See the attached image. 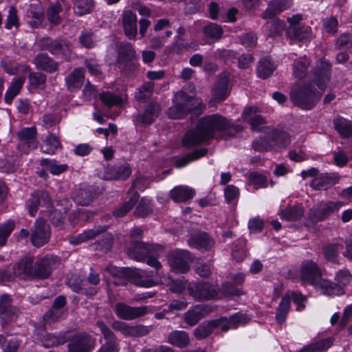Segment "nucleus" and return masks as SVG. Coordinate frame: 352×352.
<instances>
[{"mask_svg":"<svg viewBox=\"0 0 352 352\" xmlns=\"http://www.w3.org/2000/svg\"><path fill=\"white\" fill-rule=\"evenodd\" d=\"M84 77V70L81 68L75 69L67 78L66 83L70 91L78 89L82 84Z\"/></svg>","mask_w":352,"mask_h":352,"instance_id":"nucleus-41","label":"nucleus"},{"mask_svg":"<svg viewBox=\"0 0 352 352\" xmlns=\"http://www.w3.org/2000/svg\"><path fill=\"white\" fill-rule=\"evenodd\" d=\"M276 69L274 63L268 56L262 58L257 65L256 72L259 78L266 79L269 78Z\"/></svg>","mask_w":352,"mask_h":352,"instance_id":"nucleus-39","label":"nucleus"},{"mask_svg":"<svg viewBox=\"0 0 352 352\" xmlns=\"http://www.w3.org/2000/svg\"><path fill=\"white\" fill-rule=\"evenodd\" d=\"M51 236L50 226L43 219H38L31 229L30 239L34 246L39 248L47 243Z\"/></svg>","mask_w":352,"mask_h":352,"instance_id":"nucleus-13","label":"nucleus"},{"mask_svg":"<svg viewBox=\"0 0 352 352\" xmlns=\"http://www.w3.org/2000/svg\"><path fill=\"white\" fill-rule=\"evenodd\" d=\"M208 152V149L207 148L195 149L191 153H188L187 155L177 159L175 161V166L177 168H182L186 166L189 163L206 155Z\"/></svg>","mask_w":352,"mask_h":352,"instance_id":"nucleus-36","label":"nucleus"},{"mask_svg":"<svg viewBox=\"0 0 352 352\" xmlns=\"http://www.w3.org/2000/svg\"><path fill=\"white\" fill-rule=\"evenodd\" d=\"M61 10L62 8L59 3L49 7L47 11V16L51 23L58 25L60 23L59 13Z\"/></svg>","mask_w":352,"mask_h":352,"instance_id":"nucleus-63","label":"nucleus"},{"mask_svg":"<svg viewBox=\"0 0 352 352\" xmlns=\"http://www.w3.org/2000/svg\"><path fill=\"white\" fill-rule=\"evenodd\" d=\"M94 6V0H74V13L78 16H83L89 14L93 11Z\"/></svg>","mask_w":352,"mask_h":352,"instance_id":"nucleus-44","label":"nucleus"},{"mask_svg":"<svg viewBox=\"0 0 352 352\" xmlns=\"http://www.w3.org/2000/svg\"><path fill=\"white\" fill-rule=\"evenodd\" d=\"M131 174V168L129 164L124 163L111 170V179L124 180L129 178Z\"/></svg>","mask_w":352,"mask_h":352,"instance_id":"nucleus-53","label":"nucleus"},{"mask_svg":"<svg viewBox=\"0 0 352 352\" xmlns=\"http://www.w3.org/2000/svg\"><path fill=\"white\" fill-rule=\"evenodd\" d=\"M331 65L329 61L320 60L311 70L312 82L295 83L290 91V100L296 107L303 110H311L320 101L322 91L331 78Z\"/></svg>","mask_w":352,"mask_h":352,"instance_id":"nucleus-2","label":"nucleus"},{"mask_svg":"<svg viewBox=\"0 0 352 352\" xmlns=\"http://www.w3.org/2000/svg\"><path fill=\"white\" fill-rule=\"evenodd\" d=\"M95 197L94 189L90 186L81 185L73 193L74 201L81 206H87L91 204Z\"/></svg>","mask_w":352,"mask_h":352,"instance_id":"nucleus-28","label":"nucleus"},{"mask_svg":"<svg viewBox=\"0 0 352 352\" xmlns=\"http://www.w3.org/2000/svg\"><path fill=\"white\" fill-rule=\"evenodd\" d=\"M68 340L69 352H91L95 344L92 336L85 332L76 334Z\"/></svg>","mask_w":352,"mask_h":352,"instance_id":"nucleus-16","label":"nucleus"},{"mask_svg":"<svg viewBox=\"0 0 352 352\" xmlns=\"http://www.w3.org/2000/svg\"><path fill=\"white\" fill-rule=\"evenodd\" d=\"M111 326L115 330L131 337L144 336L150 332L148 327L142 324L130 326L121 321H115Z\"/></svg>","mask_w":352,"mask_h":352,"instance_id":"nucleus-20","label":"nucleus"},{"mask_svg":"<svg viewBox=\"0 0 352 352\" xmlns=\"http://www.w3.org/2000/svg\"><path fill=\"white\" fill-rule=\"evenodd\" d=\"M150 183H151V181L148 177H146L144 175H142L140 174H138L136 176L134 181L133 182V184H132L131 186L130 187L128 192H131L133 190V189H135V188H138L140 190L143 191L145 189H146L147 188H148Z\"/></svg>","mask_w":352,"mask_h":352,"instance_id":"nucleus-62","label":"nucleus"},{"mask_svg":"<svg viewBox=\"0 0 352 352\" xmlns=\"http://www.w3.org/2000/svg\"><path fill=\"white\" fill-rule=\"evenodd\" d=\"M34 63L38 69L48 73H54L58 68V63L46 53L38 54L34 58Z\"/></svg>","mask_w":352,"mask_h":352,"instance_id":"nucleus-30","label":"nucleus"},{"mask_svg":"<svg viewBox=\"0 0 352 352\" xmlns=\"http://www.w3.org/2000/svg\"><path fill=\"white\" fill-rule=\"evenodd\" d=\"M162 245L156 243H144L140 240L130 241L127 249V255L137 261H144L147 256L164 252Z\"/></svg>","mask_w":352,"mask_h":352,"instance_id":"nucleus-9","label":"nucleus"},{"mask_svg":"<svg viewBox=\"0 0 352 352\" xmlns=\"http://www.w3.org/2000/svg\"><path fill=\"white\" fill-rule=\"evenodd\" d=\"M38 46L41 50L48 51L55 57L66 60L70 58L72 54L70 43L64 38L43 37L38 41Z\"/></svg>","mask_w":352,"mask_h":352,"instance_id":"nucleus-7","label":"nucleus"},{"mask_svg":"<svg viewBox=\"0 0 352 352\" xmlns=\"http://www.w3.org/2000/svg\"><path fill=\"white\" fill-rule=\"evenodd\" d=\"M36 130L34 127H27L18 132L17 136L20 140V146H26L29 149L37 147L36 140Z\"/></svg>","mask_w":352,"mask_h":352,"instance_id":"nucleus-31","label":"nucleus"},{"mask_svg":"<svg viewBox=\"0 0 352 352\" xmlns=\"http://www.w3.org/2000/svg\"><path fill=\"white\" fill-rule=\"evenodd\" d=\"M19 312V309L12 305L10 296L3 294L0 296V319L3 327L14 322L18 318Z\"/></svg>","mask_w":352,"mask_h":352,"instance_id":"nucleus-14","label":"nucleus"},{"mask_svg":"<svg viewBox=\"0 0 352 352\" xmlns=\"http://www.w3.org/2000/svg\"><path fill=\"white\" fill-rule=\"evenodd\" d=\"M342 245L339 243H329L322 247V252L324 258L334 263H338L339 250Z\"/></svg>","mask_w":352,"mask_h":352,"instance_id":"nucleus-47","label":"nucleus"},{"mask_svg":"<svg viewBox=\"0 0 352 352\" xmlns=\"http://www.w3.org/2000/svg\"><path fill=\"white\" fill-rule=\"evenodd\" d=\"M341 206L342 204L340 202H320L310 209L308 217L313 223L324 221L333 213L338 211Z\"/></svg>","mask_w":352,"mask_h":352,"instance_id":"nucleus-12","label":"nucleus"},{"mask_svg":"<svg viewBox=\"0 0 352 352\" xmlns=\"http://www.w3.org/2000/svg\"><path fill=\"white\" fill-rule=\"evenodd\" d=\"M311 61L307 56L300 57L294 61L293 74L301 80L306 77Z\"/></svg>","mask_w":352,"mask_h":352,"instance_id":"nucleus-40","label":"nucleus"},{"mask_svg":"<svg viewBox=\"0 0 352 352\" xmlns=\"http://www.w3.org/2000/svg\"><path fill=\"white\" fill-rule=\"evenodd\" d=\"M161 111L160 106L156 102H151L142 114L139 115L138 121L144 124H151L159 116Z\"/></svg>","mask_w":352,"mask_h":352,"instance_id":"nucleus-38","label":"nucleus"},{"mask_svg":"<svg viewBox=\"0 0 352 352\" xmlns=\"http://www.w3.org/2000/svg\"><path fill=\"white\" fill-rule=\"evenodd\" d=\"M290 309V298L284 296L278 305L276 313V320L279 324L285 322L287 316Z\"/></svg>","mask_w":352,"mask_h":352,"instance_id":"nucleus-48","label":"nucleus"},{"mask_svg":"<svg viewBox=\"0 0 352 352\" xmlns=\"http://www.w3.org/2000/svg\"><path fill=\"white\" fill-rule=\"evenodd\" d=\"M166 258L171 272L185 274L190 270L194 256L188 250L177 249L168 252Z\"/></svg>","mask_w":352,"mask_h":352,"instance_id":"nucleus-8","label":"nucleus"},{"mask_svg":"<svg viewBox=\"0 0 352 352\" xmlns=\"http://www.w3.org/2000/svg\"><path fill=\"white\" fill-rule=\"evenodd\" d=\"M188 244L201 250H209L214 245V241L205 232H198L190 236Z\"/></svg>","mask_w":352,"mask_h":352,"instance_id":"nucleus-23","label":"nucleus"},{"mask_svg":"<svg viewBox=\"0 0 352 352\" xmlns=\"http://www.w3.org/2000/svg\"><path fill=\"white\" fill-rule=\"evenodd\" d=\"M15 224L12 220H8L0 225V247L6 245L7 239L13 231Z\"/></svg>","mask_w":352,"mask_h":352,"instance_id":"nucleus-58","label":"nucleus"},{"mask_svg":"<svg viewBox=\"0 0 352 352\" xmlns=\"http://www.w3.org/2000/svg\"><path fill=\"white\" fill-rule=\"evenodd\" d=\"M214 324L212 320L204 322L194 330L193 335L197 340H202L208 337L214 331Z\"/></svg>","mask_w":352,"mask_h":352,"instance_id":"nucleus-51","label":"nucleus"},{"mask_svg":"<svg viewBox=\"0 0 352 352\" xmlns=\"http://www.w3.org/2000/svg\"><path fill=\"white\" fill-rule=\"evenodd\" d=\"M187 290L189 296L199 302L213 300L219 294V290L213 285L206 281L189 283Z\"/></svg>","mask_w":352,"mask_h":352,"instance_id":"nucleus-10","label":"nucleus"},{"mask_svg":"<svg viewBox=\"0 0 352 352\" xmlns=\"http://www.w3.org/2000/svg\"><path fill=\"white\" fill-rule=\"evenodd\" d=\"M60 146L58 139L53 134H50L41 146V150L46 153H54V151Z\"/></svg>","mask_w":352,"mask_h":352,"instance_id":"nucleus-60","label":"nucleus"},{"mask_svg":"<svg viewBox=\"0 0 352 352\" xmlns=\"http://www.w3.org/2000/svg\"><path fill=\"white\" fill-rule=\"evenodd\" d=\"M68 285L72 289V290L76 293H82L86 296H92L96 294V290L94 288L87 291L82 287V280L76 276V279H69L68 280Z\"/></svg>","mask_w":352,"mask_h":352,"instance_id":"nucleus-59","label":"nucleus"},{"mask_svg":"<svg viewBox=\"0 0 352 352\" xmlns=\"http://www.w3.org/2000/svg\"><path fill=\"white\" fill-rule=\"evenodd\" d=\"M300 280L304 284L314 286L322 277V272L318 264L311 260L302 261L300 269Z\"/></svg>","mask_w":352,"mask_h":352,"instance_id":"nucleus-15","label":"nucleus"},{"mask_svg":"<svg viewBox=\"0 0 352 352\" xmlns=\"http://www.w3.org/2000/svg\"><path fill=\"white\" fill-rule=\"evenodd\" d=\"M139 198V193L135 192L128 201L124 202L122 206L113 210V216L117 218L125 216L138 203Z\"/></svg>","mask_w":352,"mask_h":352,"instance_id":"nucleus-42","label":"nucleus"},{"mask_svg":"<svg viewBox=\"0 0 352 352\" xmlns=\"http://www.w3.org/2000/svg\"><path fill=\"white\" fill-rule=\"evenodd\" d=\"M173 104L166 111L168 117L171 119H182L190 113L198 116L206 108L201 99L189 96L182 90L175 94Z\"/></svg>","mask_w":352,"mask_h":352,"instance_id":"nucleus-3","label":"nucleus"},{"mask_svg":"<svg viewBox=\"0 0 352 352\" xmlns=\"http://www.w3.org/2000/svg\"><path fill=\"white\" fill-rule=\"evenodd\" d=\"M203 32L206 36L215 41L221 38L223 34L222 27L220 25L212 23L206 25L203 29Z\"/></svg>","mask_w":352,"mask_h":352,"instance_id":"nucleus-54","label":"nucleus"},{"mask_svg":"<svg viewBox=\"0 0 352 352\" xmlns=\"http://www.w3.org/2000/svg\"><path fill=\"white\" fill-rule=\"evenodd\" d=\"M69 340L67 333H46L41 339L43 346L50 348L65 344Z\"/></svg>","mask_w":352,"mask_h":352,"instance_id":"nucleus-37","label":"nucleus"},{"mask_svg":"<svg viewBox=\"0 0 352 352\" xmlns=\"http://www.w3.org/2000/svg\"><path fill=\"white\" fill-rule=\"evenodd\" d=\"M152 212L151 201L145 197H142L136 206L133 214L138 218H144L150 215Z\"/></svg>","mask_w":352,"mask_h":352,"instance_id":"nucleus-49","label":"nucleus"},{"mask_svg":"<svg viewBox=\"0 0 352 352\" xmlns=\"http://www.w3.org/2000/svg\"><path fill=\"white\" fill-rule=\"evenodd\" d=\"M340 176L335 173H327L315 177L310 183V186L318 190H326L337 184Z\"/></svg>","mask_w":352,"mask_h":352,"instance_id":"nucleus-22","label":"nucleus"},{"mask_svg":"<svg viewBox=\"0 0 352 352\" xmlns=\"http://www.w3.org/2000/svg\"><path fill=\"white\" fill-rule=\"evenodd\" d=\"M57 256L47 255L34 261V280H45L48 278L54 269L59 265Z\"/></svg>","mask_w":352,"mask_h":352,"instance_id":"nucleus-11","label":"nucleus"},{"mask_svg":"<svg viewBox=\"0 0 352 352\" xmlns=\"http://www.w3.org/2000/svg\"><path fill=\"white\" fill-rule=\"evenodd\" d=\"M41 164L46 166L47 169L52 175H58L64 173L68 168V166L67 164H60L56 161L49 159H43L41 161Z\"/></svg>","mask_w":352,"mask_h":352,"instance_id":"nucleus-52","label":"nucleus"},{"mask_svg":"<svg viewBox=\"0 0 352 352\" xmlns=\"http://www.w3.org/2000/svg\"><path fill=\"white\" fill-rule=\"evenodd\" d=\"M109 228V226L107 225L95 226L91 229L83 231L78 235L70 236L69 242L72 245H77L102 235L104 239L101 242L96 244V249L104 252H108L110 249V235L107 232Z\"/></svg>","mask_w":352,"mask_h":352,"instance_id":"nucleus-5","label":"nucleus"},{"mask_svg":"<svg viewBox=\"0 0 352 352\" xmlns=\"http://www.w3.org/2000/svg\"><path fill=\"white\" fill-rule=\"evenodd\" d=\"M314 287L320 293L329 296L340 295L343 291L340 285L322 278Z\"/></svg>","mask_w":352,"mask_h":352,"instance_id":"nucleus-32","label":"nucleus"},{"mask_svg":"<svg viewBox=\"0 0 352 352\" xmlns=\"http://www.w3.org/2000/svg\"><path fill=\"white\" fill-rule=\"evenodd\" d=\"M170 194L175 202H186L194 197L195 191L188 186H180L174 188Z\"/></svg>","mask_w":352,"mask_h":352,"instance_id":"nucleus-35","label":"nucleus"},{"mask_svg":"<svg viewBox=\"0 0 352 352\" xmlns=\"http://www.w3.org/2000/svg\"><path fill=\"white\" fill-rule=\"evenodd\" d=\"M246 240L239 239L236 240L232 248V256L237 261H242L247 256Z\"/></svg>","mask_w":352,"mask_h":352,"instance_id":"nucleus-46","label":"nucleus"},{"mask_svg":"<svg viewBox=\"0 0 352 352\" xmlns=\"http://www.w3.org/2000/svg\"><path fill=\"white\" fill-rule=\"evenodd\" d=\"M122 274L124 277H127L134 284L140 287H151L156 285L153 280L145 278V273L140 270L128 268Z\"/></svg>","mask_w":352,"mask_h":352,"instance_id":"nucleus-24","label":"nucleus"},{"mask_svg":"<svg viewBox=\"0 0 352 352\" xmlns=\"http://www.w3.org/2000/svg\"><path fill=\"white\" fill-rule=\"evenodd\" d=\"M252 147L254 151L258 152H265L272 150V145L269 142L268 138L264 139L262 137L258 138L252 142Z\"/></svg>","mask_w":352,"mask_h":352,"instance_id":"nucleus-64","label":"nucleus"},{"mask_svg":"<svg viewBox=\"0 0 352 352\" xmlns=\"http://www.w3.org/2000/svg\"><path fill=\"white\" fill-rule=\"evenodd\" d=\"M50 208L52 206V199L47 192L38 190L34 192L27 201L28 212L34 217L39 207Z\"/></svg>","mask_w":352,"mask_h":352,"instance_id":"nucleus-17","label":"nucleus"},{"mask_svg":"<svg viewBox=\"0 0 352 352\" xmlns=\"http://www.w3.org/2000/svg\"><path fill=\"white\" fill-rule=\"evenodd\" d=\"M34 258L25 256L13 266V272L16 276L24 280H34Z\"/></svg>","mask_w":352,"mask_h":352,"instance_id":"nucleus-19","label":"nucleus"},{"mask_svg":"<svg viewBox=\"0 0 352 352\" xmlns=\"http://www.w3.org/2000/svg\"><path fill=\"white\" fill-rule=\"evenodd\" d=\"M269 142L272 145V149L276 148H285L290 144L288 133L279 129H272L267 133Z\"/></svg>","mask_w":352,"mask_h":352,"instance_id":"nucleus-25","label":"nucleus"},{"mask_svg":"<svg viewBox=\"0 0 352 352\" xmlns=\"http://www.w3.org/2000/svg\"><path fill=\"white\" fill-rule=\"evenodd\" d=\"M333 124L338 133L343 138H349L352 135V123L350 121L338 117L334 120Z\"/></svg>","mask_w":352,"mask_h":352,"instance_id":"nucleus-45","label":"nucleus"},{"mask_svg":"<svg viewBox=\"0 0 352 352\" xmlns=\"http://www.w3.org/2000/svg\"><path fill=\"white\" fill-rule=\"evenodd\" d=\"M147 306L131 307L125 303L120 302L115 306V312L121 319L126 320H134L145 316L148 313Z\"/></svg>","mask_w":352,"mask_h":352,"instance_id":"nucleus-18","label":"nucleus"},{"mask_svg":"<svg viewBox=\"0 0 352 352\" xmlns=\"http://www.w3.org/2000/svg\"><path fill=\"white\" fill-rule=\"evenodd\" d=\"M304 214V210L302 208L292 206L287 207L280 212V216L283 219L287 221H296L300 219Z\"/></svg>","mask_w":352,"mask_h":352,"instance_id":"nucleus-50","label":"nucleus"},{"mask_svg":"<svg viewBox=\"0 0 352 352\" xmlns=\"http://www.w3.org/2000/svg\"><path fill=\"white\" fill-rule=\"evenodd\" d=\"M154 84L147 82L143 84L135 94V98L138 101L146 102L151 96L153 91Z\"/></svg>","mask_w":352,"mask_h":352,"instance_id":"nucleus-57","label":"nucleus"},{"mask_svg":"<svg viewBox=\"0 0 352 352\" xmlns=\"http://www.w3.org/2000/svg\"><path fill=\"white\" fill-rule=\"evenodd\" d=\"M243 127L234 124L226 117L218 113L200 118L194 128L188 130L182 140L187 148L197 146L212 139H228L241 132Z\"/></svg>","mask_w":352,"mask_h":352,"instance_id":"nucleus-1","label":"nucleus"},{"mask_svg":"<svg viewBox=\"0 0 352 352\" xmlns=\"http://www.w3.org/2000/svg\"><path fill=\"white\" fill-rule=\"evenodd\" d=\"M46 75L43 73L36 72L29 74V83L35 89H43L46 85Z\"/></svg>","mask_w":352,"mask_h":352,"instance_id":"nucleus-56","label":"nucleus"},{"mask_svg":"<svg viewBox=\"0 0 352 352\" xmlns=\"http://www.w3.org/2000/svg\"><path fill=\"white\" fill-rule=\"evenodd\" d=\"M211 308L206 305H197L193 306L184 314V320L188 325H196L203 318L208 315Z\"/></svg>","mask_w":352,"mask_h":352,"instance_id":"nucleus-21","label":"nucleus"},{"mask_svg":"<svg viewBox=\"0 0 352 352\" xmlns=\"http://www.w3.org/2000/svg\"><path fill=\"white\" fill-rule=\"evenodd\" d=\"M167 341L173 346L183 349L189 345L190 339L187 332L175 330L168 335Z\"/></svg>","mask_w":352,"mask_h":352,"instance_id":"nucleus-33","label":"nucleus"},{"mask_svg":"<svg viewBox=\"0 0 352 352\" xmlns=\"http://www.w3.org/2000/svg\"><path fill=\"white\" fill-rule=\"evenodd\" d=\"M122 23L126 36L131 40H135L138 34L137 17L131 10L123 14Z\"/></svg>","mask_w":352,"mask_h":352,"instance_id":"nucleus-29","label":"nucleus"},{"mask_svg":"<svg viewBox=\"0 0 352 352\" xmlns=\"http://www.w3.org/2000/svg\"><path fill=\"white\" fill-rule=\"evenodd\" d=\"M109 228V226L107 225L95 226L91 229L83 231L78 235L70 236L69 242L72 245H77L102 235L104 239L101 242L96 244V249L104 252H108L110 249V235L107 232Z\"/></svg>","mask_w":352,"mask_h":352,"instance_id":"nucleus-6","label":"nucleus"},{"mask_svg":"<svg viewBox=\"0 0 352 352\" xmlns=\"http://www.w3.org/2000/svg\"><path fill=\"white\" fill-rule=\"evenodd\" d=\"M288 38L294 41L302 42L307 41L311 36V30L309 27L303 25L296 28L295 26H289L286 31Z\"/></svg>","mask_w":352,"mask_h":352,"instance_id":"nucleus-34","label":"nucleus"},{"mask_svg":"<svg viewBox=\"0 0 352 352\" xmlns=\"http://www.w3.org/2000/svg\"><path fill=\"white\" fill-rule=\"evenodd\" d=\"M116 64L120 72L126 76H133L139 67L138 56L133 45L126 41L116 43Z\"/></svg>","mask_w":352,"mask_h":352,"instance_id":"nucleus-4","label":"nucleus"},{"mask_svg":"<svg viewBox=\"0 0 352 352\" xmlns=\"http://www.w3.org/2000/svg\"><path fill=\"white\" fill-rule=\"evenodd\" d=\"M80 43L87 48H91L95 46L96 37L91 30H83L79 36Z\"/></svg>","mask_w":352,"mask_h":352,"instance_id":"nucleus-61","label":"nucleus"},{"mask_svg":"<svg viewBox=\"0 0 352 352\" xmlns=\"http://www.w3.org/2000/svg\"><path fill=\"white\" fill-rule=\"evenodd\" d=\"M23 82L24 79L23 78H18L12 82L5 94V101L6 103L11 104L12 100L19 93Z\"/></svg>","mask_w":352,"mask_h":352,"instance_id":"nucleus-55","label":"nucleus"},{"mask_svg":"<svg viewBox=\"0 0 352 352\" xmlns=\"http://www.w3.org/2000/svg\"><path fill=\"white\" fill-rule=\"evenodd\" d=\"M333 343L331 338H327L311 343L301 349L300 352H323L327 350Z\"/></svg>","mask_w":352,"mask_h":352,"instance_id":"nucleus-43","label":"nucleus"},{"mask_svg":"<svg viewBox=\"0 0 352 352\" xmlns=\"http://www.w3.org/2000/svg\"><path fill=\"white\" fill-rule=\"evenodd\" d=\"M44 8L40 3L30 4L26 12L28 23L34 28H38L44 19Z\"/></svg>","mask_w":352,"mask_h":352,"instance_id":"nucleus-26","label":"nucleus"},{"mask_svg":"<svg viewBox=\"0 0 352 352\" xmlns=\"http://www.w3.org/2000/svg\"><path fill=\"white\" fill-rule=\"evenodd\" d=\"M229 82L230 77L226 73H222L219 76L212 89V100L214 102L223 100L228 96Z\"/></svg>","mask_w":352,"mask_h":352,"instance_id":"nucleus-27","label":"nucleus"}]
</instances>
